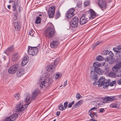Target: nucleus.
<instances>
[{
	"mask_svg": "<svg viewBox=\"0 0 121 121\" xmlns=\"http://www.w3.org/2000/svg\"><path fill=\"white\" fill-rule=\"evenodd\" d=\"M56 114V115L57 116H58L60 114V112L59 111H58L57 112Z\"/></svg>",
	"mask_w": 121,
	"mask_h": 121,
	"instance_id": "obj_60",
	"label": "nucleus"
},
{
	"mask_svg": "<svg viewBox=\"0 0 121 121\" xmlns=\"http://www.w3.org/2000/svg\"><path fill=\"white\" fill-rule=\"evenodd\" d=\"M119 60L118 59H116L115 60V62L116 63V64H118L119 63V62H121H121L120 61H119Z\"/></svg>",
	"mask_w": 121,
	"mask_h": 121,
	"instance_id": "obj_53",
	"label": "nucleus"
},
{
	"mask_svg": "<svg viewBox=\"0 0 121 121\" xmlns=\"http://www.w3.org/2000/svg\"><path fill=\"white\" fill-rule=\"evenodd\" d=\"M115 96H110L107 97L103 98V102L104 103H110V101L116 100L115 98Z\"/></svg>",
	"mask_w": 121,
	"mask_h": 121,
	"instance_id": "obj_11",
	"label": "nucleus"
},
{
	"mask_svg": "<svg viewBox=\"0 0 121 121\" xmlns=\"http://www.w3.org/2000/svg\"><path fill=\"white\" fill-rule=\"evenodd\" d=\"M18 114H14L12 115L11 116H10L9 118H10V121H11L15 120L18 117Z\"/></svg>",
	"mask_w": 121,
	"mask_h": 121,
	"instance_id": "obj_22",
	"label": "nucleus"
},
{
	"mask_svg": "<svg viewBox=\"0 0 121 121\" xmlns=\"http://www.w3.org/2000/svg\"><path fill=\"white\" fill-rule=\"evenodd\" d=\"M17 71V76L18 77H21L25 73L23 69H18Z\"/></svg>",
	"mask_w": 121,
	"mask_h": 121,
	"instance_id": "obj_17",
	"label": "nucleus"
},
{
	"mask_svg": "<svg viewBox=\"0 0 121 121\" xmlns=\"http://www.w3.org/2000/svg\"><path fill=\"white\" fill-rule=\"evenodd\" d=\"M78 19L76 17L73 18L70 22L71 26L73 28H75L77 27L78 23Z\"/></svg>",
	"mask_w": 121,
	"mask_h": 121,
	"instance_id": "obj_6",
	"label": "nucleus"
},
{
	"mask_svg": "<svg viewBox=\"0 0 121 121\" xmlns=\"http://www.w3.org/2000/svg\"><path fill=\"white\" fill-rule=\"evenodd\" d=\"M83 102V100H80L73 106L72 109H74L77 108L79 106H80L82 104Z\"/></svg>",
	"mask_w": 121,
	"mask_h": 121,
	"instance_id": "obj_20",
	"label": "nucleus"
},
{
	"mask_svg": "<svg viewBox=\"0 0 121 121\" xmlns=\"http://www.w3.org/2000/svg\"><path fill=\"white\" fill-rule=\"evenodd\" d=\"M121 67V63L119 62L118 64L116 65L113 67L112 69L114 71H116L117 70H118Z\"/></svg>",
	"mask_w": 121,
	"mask_h": 121,
	"instance_id": "obj_19",
	"label": "nucleus"
},
{
	"mask_svg": "<svg viewBox=\"0 0 121 121\" xmlns=\"http://www.w3.org/2000/svg\"><path fill=\"white\" fill-rule=\"evenodd\" d=\"M116 81H114L112 82H110L109 81V80H107V82H106V85H105V86H104V88H105L109 85L111 86H114L116 84Z\"/></svg>",
	"mask_w": 121,
	"mask_h": 121,
	"instance_id": "obj_16",
	"label": "nucleus"
},
{
	"mask_svg": "<svg viewBox=\"0 0 121 121\" xmlns=\"http://www.w3.org/2000/svg\"><path fill=\"white\" fill-rule=\"evenodd\" d=\"M93 114L94 115L95 117H97V115L96 113L94 112V113H93Z\"/></svg>",
	"mask_w": 121,
	"mask_h": 121,
	"instance_id": "obj_63",
	"label": "nucleus"
},
{
	"mask_svg": "<svg viewBox=\"0 0 121 121\" xmlns=\"http://www.w3.org/2000/svg\"><path fill=\"white\" fill-rule=\"evenodd\" d=\"M38 50L37 47H32L30 46L28 49V53L29 55L35 56L37 54Z\"/></svg>",
	"mask_w": 121,
	"mask_h": 121,
	"instance_id": "obj_4",
	"label": "nucleus"
},
{
	"mask_svg": "<svg viewBox=\"0 0 121 121\" xmlns=\"http://www.w3.org/2000/svg\"><path fill=\"white\" fill-rule=\"evenodd\" d=\"M59 43V41L58 40H54L51 43L50 46L52 48H55L58 45Z\"/></svg>",
	"mask_w": 121,
	"mask_h": 121,
	"instance_id": "obj_13",
	"label": "nucleus"
},
{
	"mask_svg": "<svg viewBox=\"0 0 121 121\" xmlns=\"http://www.w3.org/2000/svg\"><path fill=\"white\" fill-rule=\"evenodd\" d=\"M82 97V96H81L80 94L78 93L76 94V98L78 99H79Z\"/></svg>",
	"mask_w": 121,
	"mask_h": 121,
	"instance_id": "obj_45",
	"label": "nucleus"
},
{
	"mask_svg": "<svg viewBox=\"0 0 121 121\" xmlns=\"http://www.w3.org/2000/svg\"><path fill=\"white\" fill-rule=\"evenodd\" d=\"M41 18L39 17H37L36 18L35 23H40Z\"/></svg>",
	"mask_w": 121,
	"mask_h": 121,
	"instance_id": "obj_34",
	"label": "nucleus"
},
{
	"mask_svg": "<svg viewBox=\"0 0 121 121\" xmlns=\"http://www.w3.org/2000/svg\"><path fill=\"white\" fill-rule=\"evenodd\" d=\"M101 43V42H98L94 44L92 47V49H94L97 46L100 44Z\"/></svg>",
	"mask_w": 121,
	"mask_h": 121,
	"instance_id": "obj_30",
	"label": "nucleus"
},
{
	"mask_svg": "<svg viewBox=\"0 0 121 121\" xmlns=\"http://www.w3.org/2000/svg\"><path fill=\"white\" fill-rule=\"evenodd\" d=\"M115 60V59L113 57H112L110 58L109 61V63L110 64H112L114 63Z\"/></svg>",
	"mask_w": 121,
	"mask_h": 121,
	"instance_id": "obj_33",
	"label": "nucleus"
},
{
	"mask_svg": "<svg viewBox=\"0 0 121 121\" xmlns=\"http://www.w3.org/2000/svg\"><path fill=\"white\" fill-rule=\"evenodd\" d=\"M13 25L14 26V28L16 30H20V27L18 22L14 23Z\"/></svg>",
	"mask_w": 121,
	"mask_h": 121,
	"instance_id": "obj_24",
	"label": "nucleus"
},
{
	"mask_svg": "<svg viewBox=\"0 0 121 121\" xmlns=\"http://www.w3.org/2000/svg\"><path fill=\"white\" fill-rule=\"evenodd\" d=\"M120 48L119 47V48H114L113 49V50L116 52L117 53H120Z\"/></svg>",
	"mask_w": 121,
	"mask_h": 121,
	"instance_id": "obj_29",
	"label": "nucleus"
},
{
	"mask_svg": "<svg viewBox=\"0 0 121 121\" xmlns=\"http://www.w3.org/2000/svg\"><path fill=\"white\" fill-rule=\"evenodd\" d=\"M55 6H52L49 9L48 13L49 18H52L54 16L55 12Z\"/></svg>",
	"mask_w": 121,
	"mask_h": 121,
	"instance_id": "obj_7",
	"label": "nucleus"
},
{
	"mask_svg": "<svg viewBox=\"0 0 121 121\" xmlns=\"http://www.w3.org/2000/svg\"><path fill=\"white\" fill-rule=\"evenodd\" d=\"M95 72L96 73H97L99 75H101L103 73V70L100 69L99 68H95Z\"/></svg>",
	"mask_w": 121,
	"mask_h": 121,
	"instance_id": "obj_23",
	"label": "nucleus"
},
{
	"mask_svg": "<svg viewBox=\"0 0 121 121\" xmlns=\"http://www.w3.org/2000/svg\"><path fill=\"white\" fill-rule=\"evenodd\" d=\"M91 77L94 80H97L98 78L96 73L94 71H91Z\"/></svg>",
	"mask_w": 121,
	"mask_h": 121,
	"instance_id": "obj_14",
	"label": "nucleus"
},
{
	"mask_svg": "<svg viewBox=\"0 0 121 121\" xmlns=\"http://www.w3.org/2000/svg\"><path fill=\"white\" fill-rule=\"evenodd\" d=\"M101 65V64L98 62H94L93 64V66L95 67V68H99V67H100Z\"/></svg>",
	"mask_w": 121,
	"mask_h": 121,
	"instance_id": "obj_26",
	"label": "nucleus"
},
{
	"mask_svg": "<svg viewBox=\"0 0 121 121\" xmlns=\"http://www.w3.org/2000/svg\"><path fill=\"white\" fill-rule=\"evenodd\" d=\"M48 85V83L45 81L42 82L40 84V86L41 88L44 90L47 87Z\"/></svg>",
	"mask_w": 121,
	"mask_h": 121,
	"instance_id": "obj_12",
	"label": "nucleus"
},
{
	"mask_svg": "<svg viewBox=\"0 0 121 121\" xmlns=\"http://www.w3.org/2000/svg\"><path fill=\"white\" fill-rule=\"evenodd\" d=\"M117 82L119 85H121V78L117 80Z\"/></svg>",
	"mask_w": 121,
	"mask_h": 121,
	"instance_id": "obj_50",
	"label": "nucleus"
},
{
	"mask_svg": "<svg viewBox=\"0 0 121 121\" xmlns=\"http://www.w3.org/2000/svg\"><path fill=\"white\" fill-rule=\"evenodd\" d=\"M58 64V62L56 60H55L54 62V64L55 65V66H56Z\"/></svg>",
	"mask_w": 121,
	"mask_h": 121,
	"instance_id": "obj_59",
	"label": "nucleus"
},
{
	"mask_svg": "<svg viewBox=\"0 0 121 121\" xmlns=\"http://www.w3.org/2000/svg\"><path fill=\"white\" fill-rule=\"evenodd\" d=\"M94 81H95V82L93 83V84L94 85H96L98 84V85L99 82L98 81H97V80Z\"/></svg>",
	"mask_w": 121,
	"mask_h": 121,
	"instance_id": "obj_51",
	"label": "nucleus"
},
{
	"mask_svg": "<svg viewBox=\"0 0 121 121\" xmlns=\"http://www.w3.org/2000/svg\"><path fill=\"white\" fill-rule=\"evenodd\" d=\"M98 3L99 7L102 10L106 8L107 4L105 0H99Z\"/></svg>",
	"mask_w": 121,
	"mask_h": 121,
	"instance_id": "obj_10",
	"label": "nucleus"
},
{
	"mask_svg": "<svg viewBox=\"0 0 121 121\" xmlns=\"http://www.w3.org/2000/svg\"><path fill=\"white\" fill-rule=\"evenodd\" d=\"M98 81L99 86L101 87L103 86V88H104V86H105V85H106V82H107V80L105 79L104 77H102L99 79Z\"/></svg>",
	"mask_w": 121,
	"mask_h": 121,
	"instance_id": "obj_9",
	"label": "nucleus"
},
{
	"mask_svg": "<svg viewBox=\"0 0 121 121\" xmlns=\"http://www.w3.org/2000/svg\"><path fill=\"white\" fill-rule=\"evenodd\" d=\"M14 96L17 99H19L20 97L19 95L18 94V93L14 95Z\"/></svg>",
	"mask_w": 121,
	"mask_h": 121,
	"instance_id": "obj_43",
	"label": "nucleus"
},
{
	"mask_svg": "<svg viewBox=\"0 0 121 121\" xmlns=\"http://www.w3.org/2000/svg\"><path fill=\"white\" fill-rule=\"evenodd\" d=\"M75 10L73 8H71L69 9L66 13V16L68 19H69L73 16L74 14V12Z\"/></svg>",
	"mask_w": 121,
	"mask_h": 121,
	"instance_id": "obj_8",
	"label": "nucleus"
},
{
	"mask_svg": "<svg viewBox=\"0 0 121 121\" xmlns=\"http://www.w3.org/2000/svg\"><path fill=\"white\" fill-rule=\"evenodd\" d=\"M90 4V2L88 0L85 1L84 3V5L85 7L88 6Z\"/></svg>",
	"mask_w": 121,
	"mask_h": 121,
	"instance_id": "obj_37",
	"label": "nucleus"
},
{
	"mask_svg": "<svg viewBox=\"0 0 121 121\" xmlns=\"http://www.w3.org/2000/svg\"><path fill=\"white\" fill-rule=\"evenodd\" d=\"M74 103V101H73L72 102H70L68 105V108H70L72 107V105Z\"/></svg>",
	"mask_w": 121,
	"mask_h": 121,
	"instance_id": "obj_42",
	"label": "nucleus"
},
{
	"mask_svg": "<svg viewBox=\"0 0 121 121\" xmlns=\"http://www.w3.org/2000/svg\"><path fill=\"white\" fill-rule=\"evenodd\" d=\"M14 46L13 45H12L9 47L5 52H4L6 53V52L9 53L12 52L14 51Z\"/></svg>",
	"mask_w": 121,
	"mask_h": 121,
	"instance_id": "obj_18",
	"label": "nucleus"
},
{
	"mask_svg": "<svg viewBox=\"0 0 121 121\" xmlns=\"http://www.w3.org/2000/svg\"><path fill=\"white\" fill-rule=\"evenodd\" d=\"M110 59V58L108 56L106 58V60L108 61V62L109 63V60Z\"/></svg>",
	"mask_w": 121,
	"mask_h": 121,
	"instance_id": "obj_57",
	"label": "nucleus"
},
{
	"mask_svg": "<svg viewBox=\"0 0 121 121\" xmlns=\"http://www.w3.org/2000/svg\"><path fill=\"white\" fill-rule=\"evenodd\" d=\"M56 32L54 27L52 26L48 27L44 32L45 36L49 39L52 38Z\"/></svg>",
	"mask_w": 121,
	"mask_h": 121,
	"instance_id": "obj_2",
	"label": "nucleus"
},
{
	"mask_svg": "<svg viewBox=\"0 0 121 121\" xmlns=\"http://www.w3.org/2000/svg\"><path fill=\"white\" fill-rule=\"evenodd\" d=\"M64 107L65 109H65V108L67 107L68 106V103L67 102H65L64 103Z\"/></svg>",
	"mask_w": 121,
	"mask_h": 121,
	"instance_id": "obj_48",
	"label": "nucleus"
},
{
	"mask_svg": "<svg viewBox=\"0 0 121 121\" xmlns=\"http://www.w3.org/2000/svg\"><path fill=\"white\" fill-rule=\"evenodd\" d=\"M19 67V65L18 64L12 66L9 69L8 71L9 73L12 74H14L18 69Z\"/></svg>",
	"mask_w": 121,
	"mask_h": 121,
	"instance_id": "obj_5",
	"label": "nucleus"
},
{
	"mask_svg": "<svg viewBox=\"0 0 121 121\" xmlns=\"http://www.w3.org/2000/svg\"><path fill=\"white\" fill-rule=\"evenodd\" d=\"M108 50H104L102 52V54L104 55H108Z\"/></svg>",
	"mask_w": 121,
	"mask_h": 121,
	"instance_id": "obj_38",
	"label": "nucleus"
},
{
	"mask_svg": "<svg viewBox=\"0 0 121 121\" xmlns=\"http://www.w3.org/2000/svg\"><path fill=\"white\" fill-rule=\"evenodd\" d=\"M108 55L110 56L111 57H113V54L112 52L111 51L109 52L108 51Z\"/></svg>",
	"mask_w": 121,
	"mask_h": 121,
	"instance_id": "obj_47",
	"label": "nucleus"
},
{
	"mask_svg": "<svg viewBox=\"0 0 121 121\" xmlns=\"http://www.w3.org/2000/svg\"><path fill=\"white\" fill-rule=\"evenodd\" d=\"M108 75L109 77L112 78H114L116 76V73L113 72H110Z\"/></svg>",
	"mask_w": 121,
	"mask_h": 121,
	"instance_id": "obj_28",
	"label": "nucleus"
},
{
	"mask_svg": "<svg viewBox=\"0 0 121 121\" xmlns=\"http://www.w3.org/2000/svg\"><path fill=\"white\" fill-rule=\"evenodd\" d=\"M9 117H6L5 118V121H11Z\"/></svg>",
	"mask_w": 121,
	"mask_h": 121,
	"instance_id": "obj_55",
	"label": "nucleus"
},
{
	"mask_svg": "<svg viewBox=\"0 0 121 121\" xmlns=\"http://www.w3.org/2000/svg\"><path fill=\"white\" fill-rule=\"evenodd\" d=\"M39 92V91L37 89H35L32 92L31 98L32 99H35V97L38 96Z\"/></svg>",
	"mask_w": 121,
	"mask_h": 121,
	"instance_id": "obj_15",
	"label": "nucleus"
},
{
	"mask_svg": "<svg viewBox=\"0 0 121 121\" xmlns=\"http://www.w3.org/2000/svg\"><path fill=\"white\" fill-rule=\"evenodd\" d=\"M104 59L101 56H98L97 58H96V60H97L102 61L104 60Z\"/></svg>",
	"mask_w": 121,
	"mask_h": 121,
	"instance_id": "obj_40",
	"label": "nucleus"
},
{
	"mask_svg": "<svg viewBox=\"0 0 121 121\" xmlns=\"http://www.w3.org/2000/svg\"><path fill=\"white\" fill-rule=\"evenodd\" d=\"M27 61H26L25 60H23L22 63V65L23 66L27 64Z\"/></svg>",
	"mask_w": 121,
	"mask_h": 121,
	"instance_id": "obj_46",
	"label": "nucleus"
},
{
	"mask_svg": "<svg viewBox=\"0 0 121 121\" xmlns=\"http://www.w3.org/2000/svg\"><path fill=\"white\" fill-rule=\"evenodd\" d=\"M67 80H66L64 83V86L65 87V86L67 85Z\"/></svg>",
	"mask_w": 121,
	"mask_h": 121,
	"instance_id": "obj_61",
	"label": "nucleus"
},
{
	"mask_svg": "<svg viewBox=\"0 0 121 121\" xmlns=\"http://www.w3.org/2000/svg\"><path fill=\"white\" fill-rule=\"evenodd\" d=\"M34 33L35 32L33 30L31 29L29 32V35L33 36H34Z\"/></svg>",
	"mask_w": 121,
	"mask_h": 121,
	"instance_id": "obj_36",
	"label": "nucleus"
},
{
	"mask_svg": "<svg viewBox=\"0 0 121 121\" xmlns=\"http://www.w3.org/2000/svg\"><path fill=\"white\" fill-rule=\"evenodd\" d=\"M82 4V2L81 1H79L77 3L76 5L77 6L78 8L80 7H81V5Z\"/></svg>",
	"mask_w": 121,
	"mask_h": 121,
	"instance_id": "obj_44",
	"label": "nucleus"
},
{
	"mask_svg": "<svg viewBox=\"0 0 121 121\" xmlns=\"http://www.w3.org/2000/svg\"><path fill=\"white\" fill-rule=\"evenodd\" d=\"M13 10L14 11H15L16 10V8L15 3V2H14V3L13 4Z\"/></svg>",
	"mask_w": 121,
	"mask_h": 121,
	"instance_id": "obj_49",
	"label": "nucleus"
},
{
	"mask_svg": "<svg viewBox=\"0 0 121 121\" xmlns=\"http://www.w3.org/2000/svg\"><path fill=\"white\" fill-rule=\"evenodd\" d=\"M30 99V98H29V96L28 95L26 97L25 100H24V102L27 103Z\"/></svg>",
	"mask_w": 121,
	"mask_h": 121,
	"instance_id": "obj_41",
	"label": "nucleus"
},
{
	"mask_svg": "<svg viewBox=\"0 0 121 121\" xmlns=\"http://www.w3.org/2000/svg\"><path fill=\"white\" fill-rule=\"evenodd\" d=\"M117 105L118 104L115 103H113L110 105V107L112 108H115L118 109L119 108V107Z\"/></svg>",
	"mask_w": 121,
	"mask_h": 121,
	"instance_id": "obj_27",
	"label": "nucleus"
},
{
	"mask_svg": "<svg viewBox=\"0 0 121 121\" xmlns=\"http://www.w3.org/2000/svg\"><path fill=\"white\" fill-rule=\"evenodd\" d=\"M116 76L118 77H121V70H118L116 73Z\"/></svg>",
	"mask_w": 121,
	"mask_h": 121,
	"instance_id": "obj_31",
	"label": "nucleus"
},
{
	"mask_svg": "<svg viewBox=\"0 0 121 121\" xmlns=\"http://www.w3.org/2000/svg\"><path fill=\"white\" fill-rule=\"evenodd\" d=\"M96 108L95 107H93L91 108L90 110H89V111L90 112V111H91L92 110H94Z\"/></svg>",
	"mask_w": 121,
	"mask_h": 121,
	"instance_id": "obj_62",
	"label": "nucleus"
},
{
	"mask_svg": "<svg viewBox=\"0 0 121 121\" xmlns=\"http://www.w3.org/2000/svg\"><path fill=\"white\" fill-rule=\"evenodd\" d=\"M28 59L29 58L28 57L26 56L24 57L23 60H25L27 62V61L28 60Z\"/></svg>",
	"mask_w": 121,
	"mask_h": 121,
	"instance_id": "obj_56",
	"label": "nucleus"
},
{
	"mask_svg": "<svg viewBox=\"0 0 121 121\" xmlns=\"http://www.w3.org/2000/svg\"><path fill=\"white\" fill-rule=\"evenodd\" d=\"M89 115L92 118H95L94 114H93L91 112L90 114H89Z\"/></svg>",
	"mask_w": 121,
	"mask_h": 121,
	"instance_id": "obj_52",
	"label": "nucleus"
},
{
	"mask_svg": "<svg viewBox=\"0 0 121 121\" xmlns=\"http://www.w3.org/2000/svg\"><path fill=\"white\" fill-rule=\"evenodd\" d=\"M105 69L107 70V71H108L109 69V65H105Z\"/></svg>",
	"mask_w": 121,
	"mask_h": 121,
	"instance_id": "obj_54",
	"label": "nucleus"
},
{
	"mask_svg": "<svg viewBox=\"0 0 121 121\" xmlns=\"http://www.w3.org/2000/svg\"><path fill=\"white\" fill-rule=\"evenodd\" d=\"M55 79H59L61 77V74L60 73H59L58 74H56Z\"/></svg>",
	"mask_w": 121,
	"mask_h": 121,
	"instance_id": "obj_32",
	"label": "nucleus"
},
{
	"mask_svg": "<svg viewBox=\"0 0 121 121\" xmlns=\"http://www.w3.org/2000/svg\"><path fill=\"white\" fill-rule=\"evenodd\" d=\"M60 16V14L59 11H57L56 13L55 17L56 19L59 18Z\"/></svg>",
	"mask_w": 121,
	"mask_h": 121,
	"instance_id": "obj_35",
	"label": "nucleus"
},
{
	"mask_svg": "<svg viewBox=\"0 0 121 121\" xmlns=\"http://www.w3.org/2000/svg\"><path fill=\"white\" fill-rule=\"evenodd\" d=\"M58 108L61 111H62L64 109L63 105L62 103L60 104Z\"/></svg>",
	"mask_w": 121,
	"mask_h": 121,
	"instance_id": "obj_39",
	"label": "nucleus"
},
{
	"mask_svg": "<svg viewBox=\"0 0 121 121\" xmlns=\"http://www.w3.org/2000/svg\"><path fill=\"white\" fill-rule=\"evenodd\" d=\"M30 102L26 104H23L22 102L19 103L16 105V112H21L24 110L26 108L28 105L30 103Z\"/></svg>",
	"mask_w": 121,
	"mask_h": 121,
	"instance_id": "obj_3",
	"label": "nucleus"
},
{
	"mask_svg": "<svg viewBox=\"0 0 121 121\" xmlns=\"http://www.w3.org/2000/svg\"><path fill=\"white\" fill-rule=\"evenodd\" d=\"M104 109L103 108H101L99 110V112H103L104 111Z\"/></svg>",
	"mask_w": 121,
	"mask_h": 121,
	"instance_id": "obj_58",
	"label": "nucleus"
},
{
	"mask_svg": "<svg viewBox=\"0 0 121 121\" xmlns=\"http://www.w3.org/2000/svg\"><path fill=\"white\" fill-rule=\"evenodd\" d=\"M96 16V14L94 11L92 9H90L88 13L82 15L80 18V23L82 25L85 24L90 19L94 18Z\"/></svg>",
	"mask_w": 121,
	"mask_h": 121,
	"instance_id": "obj_1",
	"label": "nucleus"
},
{
	"mask_svg": "<svg viewBox=\"0 0 121 121\" xmlns=\"http://www.w3.org/2000/svg\"><path fill=\"white\" fill-rule=\"evenodd\" d=\"M53 66L52 65H48L46 67L47 70L48 72H52L54 70L53 68Z\"/></svg>",
	"mask_w": 121,
	"mask_h": 121,
	"instance_id": "obj_25",
	"label": "nucleus"
},
{
	"mask_svg": "<svg viewBox=\"0 0 121 121\" xmlns=\"http://www.w3.org/2000/svg\"><path fill=\"white\" fill-rule=\"evenodd\" d=\"M19 58V55L17 53H15L13 54L12 59L13 61H16Z\"/></svg>",
	"mask_w": 121,
	"mask_h": 121,
	"instance_id": "obj_21",
	"label": "nucleus"
},
{
	"mask_svg": "<svg viewBox=\"0 0 121 121\" xmlns=\"http://www.w3.org/2000/svg\"><path fill=\"white\" fill-rule=\"evenodd\" d=\"M99 101H95L94 102V103H97V104L99 105Z\"/></svg>",
	"mask_w": 121,
	"mask_h": 121,
	"instance_id": "obj_64",
	"label": "nucleus"
}]
</instances>
